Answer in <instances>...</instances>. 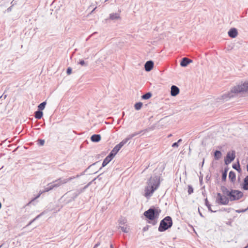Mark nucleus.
Returning <instances> with one entry per match:
<instances>
[{"mask_svg": "<svg viewBox=\"0 0 248 248\" xmlns=\"http://www.w3.org/2000/svg\"><path fill=\"white\" fill-rule=\"evenodd\" d=\"M248 92V81L238 84L232 88L231 91L227 94H224L222 96V99L227 100L231 98L237 96L242 93Z\"/></svg>", "mask_w": 248, "mask_h": 248, "instance_id": "f257e3e1", "label": "nucleus"}, {"mask_svg": "<svg viewBox=\"0 0 248 248\" xmlns=\"http://www.w3.org/2000/svg\"><path fill=\"white\" fill-rule=\"evenodd\" d=\"M159 185V176H155L153 178L151 177L148 181L147 186L145 187L144 196L147 198L151 197L154 191L158 187Z\"/></svg>", "mask_w": 248, "mask_h": 248, "instance_id": "f03ea898", "label": "nucleus"}, {"mask_svg": "<svg viewBox=\"0 0 248 248\" xmlns=\"http://www.w3.org/2000/svg\"><path fill=\"white\" fill-rule=\"evenodd\" d=\"M172 225V220L170 217L167 216L161 220L158 230L163 232L170 228Z\"/></svg>", "mask_w": 248, "mask_h": 248, "instance_id": "7ed1b4c3", "label": "nucleus"}, {"mask_svg": "<svg viewBox=\"0 0 248 248\" xmlns=\"http://www.w3.org/2000/svg\"><path fill=\"white\" fill-rule=\"evenodd\" d=\"M160 212V210L151 207L144 212V216L148 219L153 221L158 217Z\"/></svg>", "mask_w": 248, "mask_h": 248, "instance_id": "20e7f679", "label": "nucleus"}, {"mask_svg": "<svg viewBox=\"0 0 248 248\" xmlns=\"http://www.w3.org/2000/svg\"><path fill=\"white\" fill-rule=\"evenodd\" d=\"M229 202V199L225 195H223L220 193H217L216 202L220 205H227Z\"/></svg>", "mask_w": 248, "mask_h": 248, "instance_id": "39448f33", "label": "nucleus"}, {"mask_svg": "<svg viewBox=\"0 0 248 248\" xmlns=\"http://www.w3.org/2000/svg\"><path fill=\"white\" fill-rule=\"evenodd\" d=\"M243 196V193L237 190H231V194L229 196L230 201H235L240 199Z\"/></svg>", "mask_w": 248, "mask_h": 248, "instance_id": "423d86ee", "label": "nucleus"}, {"mask_svg": "<svg viewBox=\"0 0 248 248\" xmlns=\"http://www.w3.org/2000/svg\"><path fill=\"white\" fill-rule=\"evenodd\" d=\"M235 157V152L234 151H232L231 152H229L227 153L226 158L224 159L225 164L228 165L231 163Z\"/></svg>", "mask_w": 248, "mask_h": 248, "instance_id": "0eeeda50", "label": "nucleus"}, {"mask_svg": "<svg viewBox=\"0 0 248 248\" xmlns=\"http://www.w3.org/2000/svg\"><path fill=\"white\" fill-rule=\"evenodd\" d=\"M114 157V156H113V155L109 153V155L104 159L102 164V167L100 168L99 170H100L103 167H104L108 164Z\"/></svg>", "mask_w": 248, "mask_h": 248, "instance_id": "6e6552de", "label": "nucleus"}, {"mask_svg": "<svg viewBox=\"0 0 248 248\" xmlns=\"http://www.w3.org/2000/svg\"><path fill=\"white\" fill-rule=\"evenodd\" d=\"M154 67V62L152 61H148L146 62L144 65V68L146 71H150Z\"/></svg>", "mask_w": 248, "mask_h": 248, "instance_id": "1a4fd4ad", "label": "nucleus"}, {"mask_svg": "<svg viewBox=\"0 0 248 248\" xmlns=\"http://www.w3.org/2000/svg\"><path fill=\"white\" fill-rule=\"evenodd\" d=\"M192 62V61L191 60L186 57H184L181 60V62H180V65L182 67H186L189 63Z\"/></svg>", "mask_w": 248, "mask_h": 248, "instance_id": "9d476101", "label": "nucleus"}, {"mask_svg": "<svg viewBox=\"0 0 248 248\" xmlns=\"http://www.w3.org/2000/svg\"><path fill=\"white\" fill-rule=\"evenodd\" d=\"M229 36L232 38L236 37L237 35L238 32L236 28H231L228 32Z\"/></svg>", "mask_w": 248, "mask_h": 248, "instance_id": "9b49d317", "label": "nucleus"}, {"mask_svg": "<svg viewBox=\"0 0 248 248\" xmlns=\"http://www.w3.org/2000/svg\"><path fill=\"white\" fill-rule=\"evenodd\" d=\"M179 93V89L176 86L172 85L171 87L170 94L172 96H175Z\"/></svg>", "mask_w": 248, "mask_h": 248, "instance_id": "f8f14e48", "label": "nucleus"}, {"mask_svg": "<svg viewBox=\"0 0 248 248\" xmlns=\"http://www.w3.org/2000/svg\"><path fill=\"white\" fill-rule=\"evenodd\" d=\"M220 189L224 195L229 197L230 195L231 194V190L229 191L226 186H221Z\"/></svg>", "mask_w": 248, "mask_h": 248, "instance_id": "ddd939ff", "label": "nucleus"}, {"mask_svg": "<svg viewBox=\"0 0 248 248\" xmlns=\"http://www.w3.org/2000/svg\"><path fill=\"white\" fill-rule=\"evenodd\" d=\"M91 140L94 142H99L101 140V136L99 134H94L91 136Z\"/></svg>", "mask_w": 248, "mask_h": 248, "instance_id": "4468645a", "label": "nucleus"}, {"mask_svg": "<svg viewBox=\"0 0 248 248\" xmlns=\"http://www.w3.org/2000/svg\"><path fill=\"white\" fill-rule=\"evenodd\" d=\"M43 115L42 111L37 110L34 112V117L37 119H40Z\"/></svg>", "mask_w": 248, "mask_h": 248, "instance_id": "2eb2a0df", "label": "nucleus"}, {"mask_svg": "<svg viewBox=\"0 0 248 248\" xmlns=\"http://www.w3.org/2000/svg\"><path fill=\"white\" fill-rule=\"evenodd\" d=\"M229 179L231 181V182H233L235 181L236 179V175L234 172L233 171H231L229 174Z\"/></svg>", "mask_w": 248, "mask_h": 248, "instance_id": "dca6fc26", "label": "nucleus"}, {"mask_svg": "<svg viewBox=\"0 0 248 248\" xmlns=\"http://www.w3.org/2000/svg\"><path fill=\"white\" fill-rule=\"evenodd\" d=\"M148 129H144L143 130H141L140 131L138 132H135L134 133H132L131 134H130V135H128V137H129V139H131L132 138H133L134 137L138 135L139 134H140L141 132H146L148 131Z\"/></svg>", "mask_w": 248, "mask_h": 248, "instance_id": "f3484780", "label": "nucleus"}, {"mask_svg": "<svg viewBox=\"0 0 248 248\" xmlns=\"http://www.w3.org/2000/svg\"><path fill=\"white\" fill-rule=\"evenodd\" d=\"M243 188L246 190H248V176H247L244 180Z\"/></svg>", "mask_w": 248, "mask_h": 248, "instance_id": "a211bd4d", "label": "nucleus"}, {"mask_svg": "<svg viewBox=\"0 0 248 248\" xmlns=\"http://www.w3.org/2000/svg\"><path fill=\"white\" fill-rule=\"evenodd\" d=\"M222 155V154L220 151L216 150L214 152V158L215 160H218L219 159Z\"/></svg>", "mask_w": 248, "mask_h": 248, "instance_id": "6ab92c4d", "label": "nucleus"}, {"mask_svg": "<svg viewBox=\"0 0 248 248\" xmlns=\"http://www.w3.org/2000/svg\"><path fill=\"white\" fill-rule=\"evenodd\" d=\"M52 185L54 188L55 187H59L62 185L61 183H60V181L59 179H58L54 181H53L52 183H51Z\"/></svg>", "mask_w": 248, "mask_h": 248, "instance_id": "aec40b11", "label": "nucleus"}, {"mask_svg": "<svg viewBox=\"0 0 248 248\" xmlns=\"http://www.w3.org/2000/svg\"><path fill=\"white\" fill-rule=\"evenodd\" d=\"M120 150V149L118 147L117 145H116L110 152V154L113 155V156H115V155L117 154Z\"/></svg>", "mask_w": 248, "mask_h": 248, "instance_id": "412c9836", "label": "nucleus"}, {"mask_svg": "<svg viewBox=\"0 0 248 248\" xmlns=\"http://www.w3.org/2000/svg\"><path fill=\"white\" fill-rule=\"evenodd\" d=\"M53 188H54V187H53L52 185L51 184V183H50L48 184V185L46 187H45L44 190L43 191L41 192V193L45 192H48V191L53 189Z\"/></svg>", "mask_w": 248, "mask_h": 248, "instance_id": "4be33fe9", "label": "nucleus"}, {"mask_svg": "<svg viewBox=\"0 0 248 248\" xmlns=\"http://www.w3.org/2000/svg\"><path fill=\"white\" fill-rule=\"evenodd\" d=\"M109 18L112 20L117 19L120 18V16L118 13H112L109 15Z\"/></svg>", "mask_w": 248, "mask_h": 248, "instance_id": "5701e85b", "label": "nucleus"}, {"mask_svg": "<svg viewBox=\"0 0 248 248\" xmlns=\"http://www.w3.org/2000/svg\"><path fill=\"white\" fill-rule=\"evenodd\" d=\"M46 104V101L43 102L42 103L40 104L38 106V110L42 111V110H43L45 108Z\"/></svg>", "mask_w": 248, "mask_h": 248, "instance_id": "b1692460", "label": "nucleus"}, {"mask_svg": "<svg viewBox=\"0 0 248 248\" xmlns=\"http://www.w3.org/2000/svg\"><path fill=\"white\" fill-rule=\"evenodd\" d=\"M152 96V93L150 92L147 93L142 95L141 98L143 99H148Z\"/></svg>", "mask_w": 248, "mask_h": 248, "instance_id": "393cba45", "label": "nucleus"}, {"mask_svg": "<svg viewBox=\"0 0 248 248\" xmlns=\"http://www.w3.org/2000/svg\"><path fill=\"white\" fill-rule=\"evenodd\" d=\"M205 203L206 206L207 207L209 211H211V212H216V211H213L211 209V204L209 203L207 198L205 200Z\"/></svg>", "mask_w": 248, "mask_h": 248, "instance_id": "a878e982", "label": "nucleus"}, {"mask_svg": "<svg viewBox=\"0 0 248 248\" xmlns=\"http://www.w3.org/2000/svg\"><path fill=\"white\" fill-rule=\"evenodd\" d=\"M142 105H143V104L141 102L136 103L134 106L135 109H136L137 110H140L141 108L142 107Z\"/></svg>", "mask_w": 248, "mask_h": 248, "instance_id": "bb28decb", "label": "nucleus"}, {"mask_svg": "<svg viewBox=\"0 0 248 248\" xmlns=\"http://www.w3.org/2000/svg\"><path fill=\"white\" fill-rule=\"evenodd\" d=\"M59 179L60 181V183H61L62 185L68 182L67 178H60Z\"/></svg>", "mask_w": 248, "mask_h": 248, "instance_id": "cd10ccee", "label": "nucleus"}, {"mask_svg": "<svg viewBox=\"0 0 248 248\" xmlns=\"http://www.w3.org/2000/svg\"><path fill=\"white\" fill-rule=\"evenodd\" d=\"M232 168L236 170L240 171L241 170V168L240 167V165L239 163H238V164L236 165L235 164L232 165Z\"/></svg>", "mask_w": 248, "mask_h": 248, "instance_id": "c85d7f7f", "label": "nucleus"}, {"mask_svg": "<svg viewBox=\"0 0 248 248\" xmlns=\"http://www.w3.org/2000/svg\"><path fill=\"white\" fill-rule=\"evenodd\" d=\"M188 193L189 195L191 194L193 192V188L191 185L188 186Z\"/></svg>", "mask_w": 248, "mask_h": 248, "instance_id": "c756f323", "label": "nucleus"}, {"mask_svg": "<svg viewBox=\"0 0 248 248\" xmlns=\"http://www.w3.org/2000/svg\"><path fill=\"white\" fill-rule=\"evenodd\" d=\"M45 144V140L42 139H39L38 140V144L39 146H43Z\"/></svg>", "mask_w": 248, "mask_h": 248, "instance_id": "7c9ffc66", "label": "nucleus"}, {"mask_svg": "<svg viewBox=\"0 0 248 248\" xmlns=\"http://www.w3.org/2000/svg\"><path fill=\"white\" fill-rule=\"evenodd\" d=\"M78 64L81 65L82 66H87L88 65L87 62H84V60H80L78 62Z\"/></svg>", "mask_w": 248, "mask_h": 248, "instance_id": "2f4dec72", "label": "nucleus"}, {"mask_svg": "<svg viewBox=\"0 0 248 248\" xmlns=\"http://www.w3.org/2000/svg\"><path fill=\"white\" fill-rule=\"evenodd\" d=\"M227 174L226 173V172H223L222 174V180L223 181H225L226 180Z\"/></svg>", "mask_w": 248, "mask_h": 248, "instance_id": "473e14b6", "label": "nucleus"}, {"mask_svg": "<svg viewBox=\"0 0 248 248\" xmlns=\"http://www.w3.org/2000/svg\"><path fill=\"white\" fill-rule=\"evenodd\" d=\"M130 139H129V137H128V136H127V137L124 139V140H123L121 142L123 143V144H124H124H125L129 140H130Z\"/></svg>", "mask_w": 248, "mask_h": 248, "instance_id": "72a5a7b5", "label": "nucleus"}, {"mask_svg": "<svg viewBox=\"0 0 248 248\" xmlns=\"http://www.w3.org/2000/svg\"><path fill=\"white\" fill-rule=\"evenodd\" d=\"M79 195L78 193L76 191L72 194V198L74 200L75 199L77 198V197Z\"/></svg>", "mask_w": 248, "mask_h": 248, "instance_id": "f704fd0d", "label": "nucleus"}, {"mask_svg": "<svg viewBox=\"0 0 248 248\" xmlns=\"http://www.w3.org/2000/svg\"><path fill=\"white\" fill-rule=\"evenodd\" d=\"M11 3L12 4V6L7 9L6 11L7 12H10L12 11V6L14 5V3H13V1H12Z\"/></svg>", "mask_w": 248, "mask_h": 248, "instance_id": "c9c22d12", "label": "nucleus"}, {"mask_svg": "<svg viewBox=\"0 0 248 248\" xmlns=\"http://www.w3.org/2000/svg\"><path fill=\"white\" fill-rule=\"evenodd\" d=\"M121 230H122V232H128V231H127V228L126 227H121Z\"/></svg>", "mask_w": 248, "mask_h": 248, "instance_id": "e433bc0d", "label": "nucleus"}, {"mask_svg": "<svg viewBox=\"0 0 248 248\" xmlns=\"http://www.w3.org/2000/svg\"><path fill=\"white\" fill-rule=\"evenodd\" d=\"M93 181L89 182L87 185H86L84 187H83V189L85 191L86 189H87L92 183Z\"/></svg>", "mask_w": 248, "mask_h": 248, "instance_id": "4c0bfd02", "label": "nucleus"}, {"mask_svg": "<svg viewBox=\"0 0 248 248\" xmlns=\"http://www.w3.org/2000/svg\"><path fill=\"white\" fill-rule=\"evenodd\" d=\"M76 191L78 193V194L79 195L80 194H81V193L83 192L84 191V189H83V188H80V189H78L76 190Z\"/></svg>", "mask_w": 248, "mask_h": 248, "instance_id": "58836bf2", "label": "nucleus"}, {"mask_svg": "<svg viewBox=\"0 0 248 248\" xmlns=\"http://www.w3.org/2000/svg\"><path fill=\"white\" fill-rule=\"evenodd\" d=\"M246 211H247V208H246V209H243V210H236V212L237 213H243V212H246Z\"/></svg>", "mask_w": 248, "mask_h": 248, "instance_id": "ea45409f", "label": "nucleus"}, {"mask_svg": "<svg viewBox=\"0 0 248 248\" xmlns=\"http://www.w3.org/2000/svg\"><path fill=\"white\" fill-rule=\"evenodd\" d=\"M66 73L68 75H69L71 73H72V68H70V67H68L67 69V70H66Z\"/></svg>", "mask_w": 248, "mask_h": 248, "instance_id": "a19ab883", "label": "nucleus"}, {"mask_svg": "<svg viewBox=\"0 0 248 248\" xmlns=\"http://www.w3.org/2000/svg\"><path fill=\"white\" fill-rule=\"evenodd\" d=\"M179 146L178 143L177 142H174L172 144V147L173 148H177Z\"/></svg>", "mask_w": 248, "mask_h": 248, "instance_id": "79ce46f5", "label": "nucleus"}, {"mask_svg": "<svg viewBox=\"0 0 248 248\" xmlns=\"http://www.w3.org/2000/svg\"><path fill=\"white\" fill-rule=\"evenodd\" d=\"M116 145L121 149V148L124 146V144H123V143L121 142H120L119 144H117Z\"/></svg>", "mask_w": 248, "mask_h": 248, "instance_id": "37998d69", "label": "nucleus"}, {"mask_svg": "<svg viewBox=\"0 0 248 248\" xmlns=\"http://www.w3.org/2000/svg\"><path fill=\"white\" fill-rule=\"evenodd\" d=\"M7 97V94H4V93H3L0 96V99L2 98H3V99H5Z\"/></svg>", "mask_w": 248, "mask_h": 248, "instance_id": "c03bdc74", "label": "nucleus"}, {"mask_svg": "<svg viewBox=\"0 0 248 248\" xmlns=\"http://www.w3.org/2000/svg\"><path fill=\"white\" fill-rule=\"evenodd\" d=\"M41 216V214L38 215L33 220L30 222L29 225L31 224L33 221L39 218Z\"/></svg>", "mask_w": 248, "mask_h": 248, "instance_id": "a18cd8bd", "label": "nucleus"}, {"mask_svg": "<svg viewBox=\"0 0 248 248\" xmlns=\"http://www.w3.org/2000/svg\"><path fill=\"white\" fill-rule=\"evenodd\" d=\"M125 223V220L124 218L122 219L120 221V223L121 224H124Z\"/></svg>", "mask_w": 248, "mask_h": 248, "instance_id": "49530a36", "label": "nucleus"}, {"mask_svg": "<svg viewBox=\"0 0 248 248\" xmlns=\"http://www.w3.org/2000/svg\"><path fill=\"white\" fill-rule=\"evenodd\" d=\"M102 174L99 175L96 178H95L92 181H95L96 179H98L99 180H101L102 178L101 177V175Z\"/></svg>", "mask_w": 248, "mask_h": 248, "instance_id": "de8ad7c7", "label": "nucleus"}, {"mask_svg": "<svg viewBox=\"0 0 248 248\" xmlns=\"http://www.w3.org/2000/svg\"><path fill=\"white\" fill-rule=\"evenodd\" d=\"M67 179H68V182H69V181L73 180L74 179H75V176H72Z\"/></svg>", "mask_w": 248, "mask_h": 248, "instance_id": "09e8293b", "label": "nucleus"}, {"mask_svg": "<svg viewBox=\"0 0 248 248\" xmlns=\"http://www.w3.org/2000/svg\"><path fill=\"white\" fill-rule=\"evenodd\" d=\"M228 168H225L224 169V170L223 171V172H226V173L227 174V172H228Z\"/></svg>", "mask_w": 248, "mask_h": 248, "instance_id": "8fccbe9b", "label": "nucleus"}, {"mask_svg": "<svg viewBox=\"0 0 248 248\" xmlns=\"http://www.w3.org/2000/svg\"><path fill=\"white\" fill-rule=\"evenodd\" d=\"M100 243L98 242L97 244H96L94 245V246H95V247H96L97 248L98 246H100Z\"/></svg>", "mask_w": 248, "mask_h": 248, "instance_id": "3c124183", "label": "nucleus"}, {"mask_svg": "<svg viewBox=\"0 0 248 248\" xmlns=\"http://www.w3.org/2000/svg\"><path fill=\"white\" fill-rule=\"evenodd\" d=\"M82 175V174L79 175V174H78L76 176H75V178H78L80 176H81Z\"/></svg>", "mask_w": 248, "mask_h": 248, "instance_id": "603ef678", "label": "nucleus"}, {"mask_svg": "<svg viewBox=\"0 0 248 248\" xmlns=\"http://www.w3.org/2000/svg\"><path fill=\"white\" fill-rule=\"evenodd\" d=\"M96 9V7H95V8H94L93 9V10L91 11V13H93L94 11Z\"/></svg>", "mask_w": 248, "mask_h": 248, "instance_id": "864d4df0", "label": "nucleus"}, {"mask_svg": "<svg viewBox=\"0 0 248 248\" xmlns=\"http://www.w3.org/2000/svg\"><path fill=\"white\" fill-rule=\"evenodd\" d=\"M182 141V140L180 139L178 140L177 142L179 143L181 142Z\"/></svg>", "mask_w": 248, "mask_h": 248, "instance_id": "5fc2aeb1", "label": "nucleus"}, {"mask_svg": "<svg viewBox=\"0 0 248 248\" xmlns=\"http://www.w3.org/2000/svg\"><path fill=\"white\" fill-rule=\"evenodd\" d=\"M199 214H200V216H201V217H203V216H202V214L200 212V210H199Z\"/></svg>", "mask_w": 248, "mask_h": 248, "instance_id": "6e6d98bb", "label": "nucleus"}, {"mask_svg": "<svg viewBox=\"0 0 248 248\" xmlns=\"http://www.w3.org/2000/svg\"><path fill=\"white\" fill-rule=\"evenodd\" d=\"M110 248H114L112 244H110Z\"/></svg>", "mask_w": 248, "mask_h": 248, "instance_id": "4d7b16f0", "label": "nucleus"}, {"mask_svg": "<svg viewBox=\"0 0 248 248\" xmlns=\"http://www.w3.org/2000/svg\"><path fill=\"white\" fill-rule=\"evenodd\" d=\"M40 194H41L40 193V194H39V195H37V197H36L34 199H36V198H38V197L40 196Z\"/></svg>", "mask_w": 248, "mask_h": 248, "instance_id": "13d9d810", "label": "nucleus"}, {"mask_svg": "<svg viewBox=\"0 0 248 248\" xmlns=\"http://www.w3.org/2000/svg\"><path fill=\"white\" fill-rule=\"evenodd\" d=\"M98 163L97 162H96V163H94L93 164H92V165H95V164H96V163Z\"/></svg>", "mask_w": 248, "mask_h": 248, "instance_id": "bf43d9fd", "label": "nucleus"}, {"mask_svg": "<svg viewBox=\"0 0 248 248\" xmlns=\"http://www.w3.org/2000/svg\"><path fill=\"white\" fill-rule=\"evenodd\" d=\"M3 244L0 245V248H1L3 246Z\"/></svg>", "mask_w": 248, "mask_h": 248, "instance_id": "052dcab7", "label": "nucleus"}, {"mask_svg": "<svg viewBox=\"0 0 248 248\" xmlns=\"http://www.w3.org/2000/svg\"><path fill=\"white\" fill-rule=\"evenodd\" d=\"M1 202H0V209L1 208Z\"/></svg>", "mask_w": 248, "mask_h": 248, "instance_id": "680f3d73", "label": "nucleus"}, {"mask_svg": "<svg viewBox=\"0 0 248 248\" xmlns=\"http://www.w3.org/2000/svg\"><path fill=\"white\" fill-rule=\"evenodd\" d=\"M171 134H170V135H169L168 136V137H171Z\"/></svg>", "mask_w": 248, "mask_h": 248, "instance_id": "e2e57ef3", "label": "nucleus"}, {"mask_svg": "<svg viewBox=\"0 0 248 248\" xmlns=\"http://www.w3.org/2000/svg\"><path fill=\"white\" fill-rule=\"evenodd\" d=\"M227 224H228V225H231V222L227 223Z\"/></svg>", "mask_w": 248, "mask_h": 248, "instance_id": "0e129e2a", "label": "nucleus"}, {"mask_svg": "<svg viewBox=\"0 0 248 248\" xmlns=\"http://www.w3.org/2000/svg\"><path fill=\"white\" fill-rule=\"evenodd\" d=\"M143 230H144V231H145V230H146V228H143Z\"/></svg>", "mask_w": 248, "mask_h": 248, "instance_id": "69168bd1", "label": "nucleus"}, {"mask_svg": "<svg viewBox=\"0 0 248 248\" xmlns=\"http://www.w3.org/2000/svg\"><path fill=\"white\" fill-rule=\"evenodd\" d=\"M143 230H144V231H145V230H146V228H143Z\"/></svg>", "mask_w": 248, "mask_h": 248, "instance_id": "338daca9", "label": "nucleus"}, {"mask_svg": "<svg viewBox=\"0 0 248 248\" xmlns=\"http://www.w3.org/2000/svg\"><path fill=\"white\" fill-rule=\"evenodd\" d=\"M93 248H96V247H95V246H94Z\"/></svg>", "mask_w": 248, "mask_h": 248, "instance_id": "774afa93", "label": "nucleus"}]
</instances>
